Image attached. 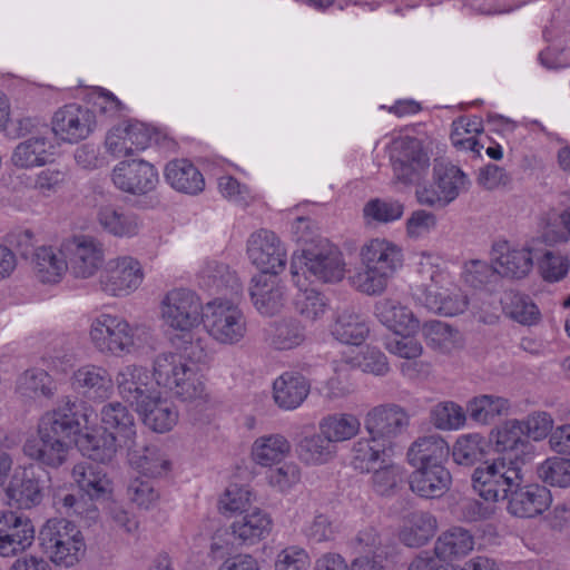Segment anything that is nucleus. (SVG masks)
Returning a JSON list of instances; mask_svg holds the SVG:
<instances>
[{"mask_svg":"<svg viewBox=\"0 0 570 570\" xmlns=\"http://www.w3.org/2000/svg\"><path fill=\"white\" fill-rule=\"evenodd\" d=\"M100 420L102 426L97 428L90 406L66 397L40 416L37 436L26 440L23 454L40 465L58 469L68 461L72 442L85 456L101 463L110 462L119 450L136 444V420L126 405L105 404Z\"/></svg>","mask_w":570,"mask_h":570,"instance_id":"f257e3e1","label":"nucleus"},{"mask_svg":"<svg viewBox=\"0 0 570 570\" xmlns=\"http://www.w3.org/2000/svg\"><path fill=\"white\" fill-rule=\"evenodd\" d=\"M417 273L420 282L415 295L426 308L443 316H455L466 311L469 298L454 283L440 256L421 253Z\"/></svg>","mask_w":570,"mask_h":570,"instance_id":"f03ea898","label":"nucleus"},{"mask_svg":"<svg viewBox=\"0 0 570 570\" xmlns=\"http://www.w3.org/2000/svg\"><path fill=\"white\" fill-rule=\"evenodd\" d=\"M362 269L352 277L353 286L366 295H381L403 266V249L385 237H373L360 247Z\"/></svg>","mask_w":570,"mask_h":570,"instance_id":"7ed1b4c3","label":"nucleus"},{"mask_svg":"<svg viewBox=\"0 0 570 570\" xmlns=\"http://www.w3.org/2000/svg\"><path fill=\"white\" fill-rule=\"evenodd\" d=\"M156 385L183 402L206 401L208 393L196 366L177 353H161L153 364Z\"/></svg>","mask_w":570,"mask_h":570,"instance_id":"20e7f679","label":"nucleus"},{"mask_svg":"<svg viewBox=\"0 0 570 570\" xmlns=\"http://www.w3.org/2000/svg\"><path fill=\"white\" fill-rule=\"evenodd\" d=\"M522 464L523 461L518 455L485 461L472 474L473 489L485 501L507 500L513 489L523 481Z\"/></svg>","mask_w":570,"mask_h":570,"instance_id":"39448f33","label":"nucleus"},{"mask_svg":"<svg viewBox=\"0 0 570 570\" xmlns=\"http://www.w3.org/2000/svg\"><path fill=\"white\" fill-rule=\"evenodd\" d=\"M89 340L101 354L124 357L140 346L138 327L121 316L101 313L90 322Z\"/></svg>","mask_w":570,"mask_h":570,"instance_id":"423d86ee","label":"nucleus"},{"mask_svg":"<svg viewBox=\"0 0 570 570\" xmlns=\"http://www.w3.org/2000/svg\"><path fill=\"white\" fill-rule=\"evenodd\" d=\"M202 324L208 336L219 345L236 346L248 334L247 317L240 306L230 299L216 297L205 303Z\"/></svg>","mask_w":570,"mask_h":570,"instance_id":"0eeeda50","label":"nucleus"},{"mask_svg":"<svg viewBox=\"0 0 570 570\" xmlns=\"http://www.w3.org/2000/svg\"><path fill=\"white\" fill-rule=\"evenodd\" d=\"M39 540L43 552L58 566L73 567L86 553L81 531L66 519L48 520L39 532Z\"/></svg>","mask_w":570,"mask_h":570,"instance_id":"6e6552de","label":"nucleus"},{"mask_svg":"<svg viewBox=\"0 0 570 570\" xmlns=\"http://www.w3.org/2000/svg\"><path fill=\"white\" fill-rule=\"evenodd\" d=\"M204 313L205 304L200 296L187 287L169 289L159 302L160 321L174 334L198 328Z\"/></svg>","mask_w":570,"mask_h":570,"instance_id":"1a4fd4ad","label":"nucleus"},{"mask_svg":"<svg viewBox=\"0 0 570 570\" xmlns=\"http://www.w3.org/2000/svg\"><path fill=\"white\" fill-rule=\"evenodd\" d=\"M393 178L403 185L419 183L430 168V151L424 141L412 136H399L389 146Z\"/></svg>","mask_w":570,"mask_h":570,"instance_id":"9d476101","label":"nucleus"},{"mask_svg":"<svg viewBox=\"0 0 570 570\" xmlns=\"http://www.w3.org/2000/svg\"><path fill=\"white\" fill-rule=\"evenodd\" d=\"M547 243L543 233L524 244L500 240L493 244L491 256L493 268L503 278L520 281L527 278L534 267V255L540 253V244Z\"/></svg>","mask_w":570,"mask_h":570,"instance_id":"9b49d317","label":"nucleus"},{"mask_svg":"<svg viewBox=\"0 0 570 570\" xmlns=\"http://www.w3.org/2000/svg\"><path fill=\"white\" fill-rule=\"evenodd\" d=\"M60 254L67 258L70 275L82 281L96 276L106 261L104 244L90 235H73L62 239Z\"/></svg>","mask_w":570,"mask_h":570,"instance_id":"f8f14e48","label":"nucleus"},{"mask_svg":"<svg viewBox=\"0 0 570 570\" xmlns=\"http://www.w3.org/2000/svg\"><path fill=\"white\" fill-rule=\"evenodd\" d=\"M303 266L316 279L324 283L340 282L346 272L344 257L336 248L305 250L299 255L294 254L289 272L292 282L297 288L306 285V277L299 276Z\"/></svg>","mask_w":570,"mask_h":570,"instance_id":"ddd939ff","label":"nucleus"},{"mask_svg":"<svg viewBox=\"0 0 570 570\" xmlns=\"http://www.w3.org/2000/svg\"><path fill=\"white\" fill-rule=\"evenodd\" d=\"M144 279L141 263L131 255H119L106 263L98 283L106 295L127 297L141 286Z\"/></svg>","mask_w":570,"mask_h":570,"instance_id":"4468645a","label":"nucleus"},{"mask_svg":"<svg viewBox=\"0 0 570 570\" xmlns=\"http://www.w3.org/2000/svg\"><path fill=\"white\" fill-rule=\"evenodd\" d=\"M98 120L94 111L78 104L60 107L52 116L53 135L61 141L77 144L87 139L96 129Z\"/></svg>","mask_w":570,"mask_h":570,"instance_id":"2eb2a0df","label":"nucleus"},{"mask_svg":"<svg viewBox=\"0 0 570 570\" xmlns=\"http://www.w3.org/2000/svg\"><path fill=\"white\" fill-rule=\"evenodd\" d=\"M247 255L261 274L278 275L286 266L287 253L278 236L268 229H258L247 240Z\"/></svg>","mask_w":570,"mask_h":570,"instance_id":"dca6fc26","label":"nucleus"},{"mask_svg":"<svg viewBox=\"0 0 570 570\" xmlns=\"http://www.w3.org/2000/svg\"><path fill=\"white\" fill-rule=\"evenodd\" d=\"M112 183L121 191L144 196L156 189L159 181L157 169L142 159L118 163L112 170Z\"/></svg>","mask_w":570,"mask_h":570,"instance_id":"f3484780","label":"nucleus"},{"mask_svg":"<svg viewBox=\"0 0 570 570\" xmlns=\"http://www.w3.org/2000/svg\"><path fill=\"white\" fill-rule=\"evenodd\" d=\"M153 379L147 367L129 364L118 371L115 382L119 396L137 411L158 393Z\"/></svg>","mask_w":570,"mask_h":570,"instance_id":"a211bd4d","label":"nucleus"},{"mask_svg":"<svg viewBox=\"0 0 570 570\" xmlns=\"http://www.w3.org/2000/svg\"><path fill=\"white\" fill-rule=\"evenodd\" d=\"M409 425V415L396 404H381L371 409L364 417V426L368 435L385 443L397 438Z\"/></svg>","mask_w":570,"mask_h":570,"instance_id":"6ab92c4d","label":"nucleus"},{"mask_svg":"<svg viewBox=\"0 0 570 570\" xmlns=\"http://www.w3.org/2000/svg\"><path fill=\"white\" fill-rule=\"evenodd\" d=\"M4 491L8 504L16 509L35 508L45 498V487L32 464L16 469Z\"/></svg>","mask_w":570,"mask_h":570,"instance_id":"aec40b11","label":"nucleus"},{"mask_svg":"<svg viewBox=\"0 0 570 570\" xmlns=\"http://www.w3.org/2000/svg\"><path fill=\"white\" fill-rule=\"evenodd\" d=\"M253 306L264 317L279 314L287 303L286 287L274 275L257 274L250 281Z\"/></svg>","mask_w":570,"mask_h":570,"instance_id":"412c9836","label":"nucleus"},{"mask_svg":"<svg viewBox=\"0 0 570 570\" xmlns=\"http://www.w3.org/2000/svg\"><path fill=\"white\" fill-rule=\"evenodd\" d=\"M150 140V130L145 124L129 120L108 131L105 146L111 155L121 157L145 150Z\"/></svg>","mask_w":570,"mask_h":570,"instance_id":"4be33fe9","label":"nucleus"},{"mask_svg":"<svg viewBox=\"0 0 570 570\" xmlns=\"http://www.w3.org/2000/svg\"><path fill=\"white\" fill-rule=\"evenodd\" d=\"M379 322L396 335H415L421 327L413 311L396 297H384L374 305Z\"/></svg>","mask_w":570,"mask_h":570,"instance_id":"5701e85b","label":"nucleus"},{"mask_svg":"<svg viewBox=\"0 0 570 570\" xmlns=\"http://www.w3.org/2000/svg\"><path fill=\"white\" fill-rule=\"evenodd\" d=\"M35 540L30 519L13 512L0 514V556L13 557L28 549Z\"/></svg>","mask_w":570,"mask_h":570,"instance_id":"b1692460","label":"nucleus"},{"mask_svg":"<svg viewBox=\"0 0 570 570\" xmlns=\"http://www.w3.org/2000/svg\"><path fill=\"white\" fill-rule=\"evenodd\" d=\"M71 385L94 401H105L114 394L115 383L105 366L89 363L72 373Z\"/></svg>","mask_w":570,"mask_h":570,"instance_id":"393cba45","label":"nucleus"},{"mask_svg":"<svg viewBox=\"0 0 570 570\" xmlns=\"http://www.w3.org/2000/svg\"><path fill=\"white\" fill-rule=\"evenodd\" d=\"M508 512L517 518H534L551 504L550 491L539 484L519 485L508 497Z\"/></svg>","mask_w":570,"mask_h":570,"instance_id":"a878e982","label":"nucleus"},{"mask_svg":"<svg viewBox=\"0 0 570 570\" xmlns=\"http://www.w3.org/2000/svg\"><path fill=\"white\" fill-rule=\"evenodd\" d=\"M234 541L244 547H253L265 540L273 530L271 514L259 508L247 511L229 525Z\"/></svg>","mask_w":570,"mask_h":570,"instance_id":"bb28decb","label":"nucleus"},{"mask_svg":"<svg viewBox=\"0 0 570 570\" xmlns=\"http://www.w3.org/2000/svg\"><path fill=\"white\" fill-rule=\"evenodd\" d=\"M438 527V520L433 514L425 511H415L402 519L397 539L405 547L421 548L433 539Z\"/></svg>","mask_w":570,"mask_h":570,"instance_id":"cd10ccee","label":"nucleus"},{"mask_svg":"<svg viewBox=\"0 0 570 570\" xmlns=\"http://www.w3.org/2000/svg\"><path fill=\"white\" fill-rule=\"evenodd\" d=\"M53 144L46 136L29 137L13 148L10 161L18 169L46 166L53 157Z\"/></svg>","mask_w":570,"mask_h":570,"instance_id":"c85d7f7f","label":"nucleus"},{"mask_svg":"<svg viewBox=\"0 0 570 570\" xmlns=\"http://www.w3.org/2000/svg\"><path fill=\"white\" fill-rule=\"evenodd\" d=\"M330 333L342 344L360 346L368 337L370 326L354 308L346 307L336 312L330 326Z\"/></svg>","mask_w":570,"mask_h":570,"instance_id":"c756f323","label":"nucleus"},{"mask_svg":"<svg viewBox=\"0 0 570 570\" xmlns=\"http://www.w3.org/2000/svg\"><path fill=\"white\" fill-rule=\"evenodd\" d=\"M292 452V443L282 433H268L256 438L250 446V460L261 468L281 464Z\"/></svg>","mask_w":570,"mask_h":570,"instance_id":"7c9ffc66","label":"nucleus"},{"mask_svg":"<svg viewBox=\"0 0 570 570\" xmlns=\"http://www.w3.org/2000/svg\"><path fill=\"white\" fill-rule=\"evenodd\" d=\"M452 475L444 465L419 466L410 476L411 490L422 498L434 499L445 494Z\"/></svg>","mask_w":570,"mask_h":570,"instance_id":"2f4dec72","label":"nucleus"},{"mask_svg":"<svg viewBox=\"0 0 570 570\" xmlns=\"http://www.w3.org/2000/svg\"><path fill=\"white\" fill-rule=\"evenodd\" d=\"M451 453V448L439 434L417 438L407 450L409 463L414 466L444 465Z\"/></svg>","mask_w":570,"mask_h":570,"instance_id":"473e14b6","label":"nucleus"},{"mask_svg":"<svg viewBox=\"0 0 570 570\" xmlns=\"http://www.w3.org/2000/svg\"><path fill=\"white\" fill-rule=\"evenodd\" d=\"M473 534L463 527H451L436 538L434 554L439 560L451 562L461 560L474 550Z\"/></svg>","mask_w":570,"mask_h":570,"instance_id":"72a5a7b5","label":"nucleus"},{"mask_svg":"<svg viewBox=\"0 0 570 570\" xmlns=\"http://www.w3.org/2000/svg\"><path fill=\"white\" fill-rule=\"evenodd\" d=\"M266 343L277 351H289L301 346L306 340L305 327L293 316L271 322L264 330Z\"/></svg>","mask_w":570,"mask_h":570,"instance_id":"f704fd0d","label":"nucleus"},{"mask_svg":"<svg viewBox=\"0 0 570 570\" xmlns=\"http://www.w3.org/2000/svg\"><path fill=\"white\" fill-rule=\"evenodd\" d=\"M137 413L141 416L144 424L156 433L171 431L179 420L176 405L161 397L159 392L140 406Z\"/></svg>","mask_w":570,"mask_h":570,"instance_id":"c9c22d12","label":"nucleus"},{"mask_svg":"<svg viewBox=\"0 0 570 570\" xmlns=\"http://www.w3.org/2000/svg\"><path fill=\"white\" fill-rule=\"evenodd\" d=\"M308 393V382L297 373H283L273 383V400L279 409L285 411L297 409Z\"/></svg>","mask_w":570,"mask_h":570,"instance_id":"e433bc0d","label":"nucleus"},{"mask_svg":"<svg viewBox=\"0 0 570 570\" xmlns=\"http://www.w3.org/2000/svg\"><path fill=\"white\" fill-rule=\"evenodd\" d=\"M198 285L214 294L238 293L242 288L239 278L228 265L218 261H206L198 275Z\"/></svg>","mask_w":570,"mask_h":570,"instance_id":"4c0bfd02","label":"nucleus"},{"mask_svg":"<svg viewBox=\"0 0 570 570\" xmlns=\"http://www.w3.org/2000/svg\"><path fill=\"white\" fill-rule=\"evenodd\" d=\"M71 476L79 490L91 500L108 499L112 492V484L107 473L92 463H77L72 468Z\"/></svg>","mask_w":570,"mask_h":570,"instance_id":"58836bf2","label":"nucleus"},{"mask_svg":"<svg viewBox=\"0 0 570 570\" xmlns=\"http://www.w3.org/2000/svg\"><path fill=\"white\" fill-rule=\"evenodd\" d=\"M33 273L43 284H58L68 272V263L65 255L60 254V245L53 247L43 245L33 254Z\"/></svg>","mask_w":570,"mask_h":570,"instance_id":"ea45409f","label":"nucleus"},{"mask_svg":"<svg viewBox=\"0 0 570 570\" xmlns=\"http://www.w3.org/2000/svg\"><path fill=\"white\" fill-rule=\"evenodd\" d=\"M126 450L129 464L147 476H163L171 469V461L168 454L156 444L146 445L141 449L130 446Z\"/></svg>","mask_w":570,"mask_h":570,"instance_id":"a19ab883","label":"nucleus"},{"mask_svg":"<svg viewBox=\"0 0 570 570\" xmlns=\"http://www.w3.org/2000/svg\"><path fill=\"white\" fill-rule=\"evenodd\" d=\"M521 423L517 419L507 420L492 432V440L497 452L501 456L515 458L518 455L523 462L527 454H530L531 444L524 439Z\"/></svg>","mask_w":570,"mask_h":570,"instance_id":"79ce46f5","label":"nucleus"},{"mask_svg":"<svg viewBox=\"0 0 570 570\" xmlns=\"http://www.w3.org/2000/svg\"><path fill=\"white\" fill-rule=\"evenodd\" d=\"M387 443L368 435L360 438L351 450V465L360 473H371L375 466L390 459Z\"/></svg>","mask_w":570,"mask_h":570,"instance_id":"37998d69","label":"nucleus"},{"mask_svg":"<svg viewBox=\"0 0 570 570\" xmlns=\"http://www.w3.org/2000/svg\"><path fill=\"white\" fill-rule=\"evenodd\" d=\"M165 179L177 191L196 195L205 187L202 173L187 159H175L165 167Z\"/></svg>","mask_w":570,"mask_h":570,"instance_id":"c03bdc74","label":"nucleus"},{"mask_svg":"<svg viewBox=\"0 0 570 570\" xmlns=\"http://www.w3.org/2000/svg\"><path fill=\"white\" fill-rule=\"evenodd\" d=\"M97 218L107 233L120 238L134 237L141 228V222L136 214L124 212L112 205L100 206Z\"/></svg>","mask_w":570,"mask_h":570,"instance_id":"a18cd8bd","label":"nucleus"},{"mask_svg":"<svg viewBox=\"0 0 570 570\" xmlns=\"http://www.w3.org/2000/svg\"><path fill=\"white\" fill-rule=\"evenodd\" d=\"M296 455L306 466H321L335 458L336 449L320 431L302 438L296 443Z\"/></svg>","mask_w":570,"mask_h":570,"instance_id":"49530a36","label":"nucleus"},{"mask_svg":"<svg viewBox=\"0 0 570 570\" xmlns=\"http://www.w3.org/2000/svg\"><path fill=\"white\" fill-rule=\"evenodd\" d=\"M318 428L331 444L341 443L352 440L360 433L361 421L352 413H333L324 416Z\"/></svg>","mask_w":570,"mask_h":570,"instance_id":"de8ad7c7","label":"nucleus"},{"mask_svg":"<svg viewBox=\"0 0 570 570\" xmlns=\"http://www.w3.org/2000/svg\"><path fill=\"white\" fill-rule=\"evenodd\" d=\"M547 245L549 243H541L540 253L534 255L537 271L544 282L551 284L559 283L567 277L570 269V261L560 250L546 248Z\"/></svg>","mask_w":570,"mask_h":570,"instance_id":"09e8293b","label":"nucleus"},{"mask_svg":"<svg viewBox=\"0 0 570 570\" xmlns=\"http://www.w3.org/2000/svg\"><path fill=\"white\" fill-rule=\"evenodd\" d=\"M344 368H361L365 373H371L377 376L386 375L390 371V365L386 356L376 347H366L363 353L355 356L343 355L341 361L334 362V371L340 372Z\"/></svg>","mask_w":570,"mask_h":570,"instance_id":"8fccbe9b","label":"nucleus"},{"mask_svg":"<svg viewBox=\"0 0 570 570\" xmlns=\"http://www.w3.org/2000/svg\"><path fill=\"white\" fill-rule=\"evenodd\" d=\"M510 407V401L503 396L482 394L468 402L466 412L474 422L485 425L498 416L507 415Z\"/></svg>","mask_w":570,"mask_h":570,"instance_id":"3c124183","label":"nucleus"},{"mask_svg":"<svg viewBox=\"0 0 570 570\" xmlns=\"http://www.w3.org/2000/svg\"><path fill=\"white\" fill-rule=\"evenodd\" d=\"M433 178L436 179L446 204L454 202L459 195L469 189L470 179L455 165L438 164L433 168Z\"/></svg>","mask_w":570,"mask_h":570,"instance_id":"603ef678","label":"nucleus"},{"mask_svg":"<svg viewBox=\"0 0 570 570\" xmlns=\"http://www.w3.org/2000/svg\"><path fill=\"white\" fill-rule=\"evenodd\" d=\"M56 390L52 377L43 370H28L17 382V392L27 399H51Z\"/></svg>","mask_w":570,"mask_h":570,"instance_id":"864d4df0","label":"nucleus"},{"mask_svg":"<svg viewBox=\"0 0 570 570\" xmlns=\"http://www.w3.org/2000/svg\"><path fill=\"white\" fill-rule=\"evenodd\" d=\"M293 305L296 313L308 322L321 320L328 309L326 297L314 288H307L306 285L298 288Z\"/></svg>","mask_w":570,"mask_h":570,"instance_id":"5fc2aeb1","label":"nucleus"},{"mask_svg":"<svg viewBox=\"0 0 570 570\" xmlns=\"http://www.w3.org/2000/svg\"><path fill=\"white\" fill-rule=\"evenodd\" d=\"M89 101L92 104L94 114L98 124H107L116 120L125 110L124 104L109 90L95 87L89 92Z\"/></svg>","mask_w":570,"mask_h":570,"instance_id":"6e6d98bb","label":"nucleus"},{"mask_svg":"<svg viewBox=\"0 0 570 570\" xmlns=\"http://www.w3.org/2000/svg\"><path fill=\"white\" fill-rule=\"evenodd\" d=\"M504 311L513 321L527 326L535 325L541 317L534 302L528 295L521 293L507 295Z\"/></svg>","mask_w":570,"mask_h":570,"instance_id":"4d7b16f0","label":"nucleus"},{"mask_svg":"<svg viewBox=\"0 0 570 570\" xmlns=\"http://www.w3.org/2000/svg\"><path fill=\"white\" fill-rule=\"evenodd\" d=\"M171 343L174 346L183 352L185 360H190L194 363H203L208 357V343L207 340L195 330L189 332H181L173 334Z\"/></svg>","mask_w":570,"mask_h":570,"instance_id":"13d9d810","label":"nucleus"},{"mask_svg":"<svg viewBox=\"0 0 570 570\" xmlns=\"http://www.w3.org/2000/svg\"><path fill=\"white\" fill-rule=\"evenodd\" d=\"M538 478L558 488L570 487V459L551 456L541 462L537 468Z\"/></svg>","mask_w":570,"mask_h":570,"instance_id":"bf43d9fd","label":"nucleus"},{"mask_svg":"<svg viewBox=\"0 0 570 570\" xmlns=\"http://www.w3.org/2000/svg\"><path fill=\"white\" fill-rule=\"evenodd\" d=\"M371 476V487L380 495H390L403 479L402 468L395 464L391 459L373 469Z\"/></svg>","mask_w":570,"mask_h":570,"instance_id":"052dcab7","label":"nucleus"},{"mask_svg":"<svg viewBox=\"0 0 570 570\" xmlns=\"http://www.w3.org/2000/svg\"><path fill=\"white\" fill-rule=\"evenodd\" d=\"M431 420L439 430L456 431L464 426L466 414L461 405L452 401H445L432 409Z\"/></svg>","mask_w":570,"mask_h":570,"instance_id":"680f3d73","label":"nucleus"},{"mask_svg":"<svg viewBox=\"0 0 570 570\" xmlns=\"http://www.w3.org/2000/svg\"><path fill=\"white\" fill-rule=\"evenodd\" d=\"M451 453L459 465H472L484 454V439L479 433L460 435Z\"/></svg>","mask_w":570,"mask_h":570,"instance_id":"e2e57ef3","label":"nucleus"},{"mask_svg":"<svg viewBox=\"0 0 570 570\" xmlns=\"http://www.w3.org/2000/svg\"><path fill=\"white\" fill-rule=\"evenodd\" d=\"M253 500L252 491L248 487L239 484H229L218 501L219 512L224 515H233L247 512Z\"/></svg>","mask_w":570,"mask_h":570,"instance_id":"0e129e2a","label":"nucleus"},{"mask_svg":"<svg viewBox=\"0 0 570 570\" xmlns=\"http://www.w3.org/2000/svg\"><path fill=\"white\" fill-rule=\"evenodd\" d=\"M403 214V203L395 199L374 198L367 202L363 208L365 219L382 224L396 222Z\"/></svg>","mask_w":570,"mask_h":570,"instance_id":"69168bd1","label":"nucleus"},{"mask_svg":"<svg viewBox=\"0 0 570 570\" xmlns=\"http://www.w3.org/2000/svg\"><path fill=\"white\" fill-rule=\"evenodd\" d=\"M275 466L267 474V482L278 492L287 493L301 482L302 469L298 463L288 461Z\"/></svg>","mask_w":570,"mask_h":570,"instance_id":"338daca9","label":"nucleus"},{"mask_svg":"<svg viewBox=\"0 0 570 570\" xmlns=\"http://www.w3.org/2000/svg\"><path fill=\"white\" fill-rule=\"evenodd\" d=\"M311 558L301 546H286L277 551L274 559V570H308Z\"/></svg>","mask_w":570,"mask_h":570,"instance_id":"774afa93","label":"nucleus"}]
</instances>
